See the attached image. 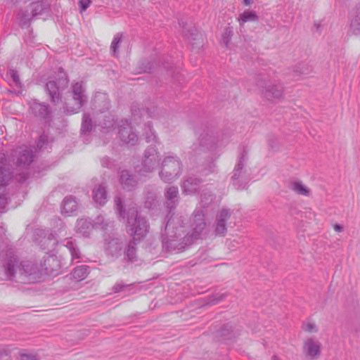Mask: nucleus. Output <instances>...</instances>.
Segmentation results:
<instances>
[{"label": "nucleus", "mask_w": 360, "mask_h": 360, "mask_svg": "<svg viewBox=\"0 0 360 360\" xmlns=\"http://www.w3.org/2000/svg\"><path fill=\"white\" fill-rule=\"evenodd\" d=\"M191 232L185 234L181 217L171 216L165 226V233L162 236V248L169 252L183 251L204 234L206 222L205 213L202 210L195 209L191 217Z\"/></svg>", "instance_id": "1"}, {"label": "nucleus", "mask_w": 360, "mask_h": 360, "mask_svg": "<svg viewBox=\"0 0 360 360\" xmlns=\"http://www.w3.org/2000/svg\"><path fill=\"white\" fill-rule=\"evenodd\" d=\"M116 209L120 217L126 218L127 232L132 237L134 240L138 242L143 239L149 230V224L146 219L141 217L136 208L129 207L126 212L123 209L122 200L120 197L115 198Z\"/></svg>", "instance_id": "2"}, {"label": "nucleus", "mask_w": 360, "mask_h": 360, "mask_svg": "<svg viewBox=\"0 0 360 360\" xmlns=\"http://www.w3.org/2000/svg\"><path fill=\"white\" fill-rule=\"evenodd\" d=\"M4 269L8 278H16L20 283L34 282L39 272L36 264L29 261L20 262L14 255L8 257Z\"/></svg>", "instance_id": "3"}, {"label": "nucleus", "mask_w": 360, "mask_h": 360, "mask_svg": "<svg viewBox=\"0 0 360 360\" xmlns=\"http://www.w3.org/2000/svg\"><path fill=\"white\" fill-rule=\"evenodd\" d=\"M181 162L177 156H166L162 161L159 176L164 182L171 183L181 175Z\"/></svg>", "instance_id": "4"}, {"label": "nucleus", "mask_w": 360, "mask_h": 360, "mask_svg": "<svg viewBox=\"0 0 360 360\" xmlns=\"http://www.w3.org/2000/svg\"><path fill=\"white\" fill-rule=\"evenodd\" d=\"M160 153L155 147L147 148L143 153L141 165L139 166V173L141 175H146L153 172L160 166Z\"/></svg>", "instance_id": "5"}, {"label": "nucleus", "mask_w": 360, "mask_h": 360, "mask_svg": "<svg viewBox=\"0 0 360 360\" xmlns=\"http://www.w3.org/2000/svg\"><path fill=\"white\" fill-rule=\"evenodd\" d=\"M72 94L74 103L72 105L69 103H65V105L63 107L64 112L70 114L78 112L87 101L85 88L82 82H76L72 84Z\"/></svg>", "instance_id": "6"}, {"label": "nucleus", "mask_w": 360, "mask_h": 360, "mask_svg": "<svg viewBox=\"0 0 360 360\" xmlns=\"http://www.w3.org/2000/svg\"><path fill=\"white\" fill-rule=\"evenodd\" d=\"M68 79L65 72L60 71L56 80H49L46 84V90L51 97V101L58 103L60 101V92L67 87Z\"/></svg>", "instance_id": "7"}, {"label": "nucleus", "mask_w": 360, "mask_h": 360, "mask_svg": "<svg viewBox=\"0 0 360 360\" xmlns=\"http://www.w3.org/2000/svg\"><path fill=\"white\" fill-rule=\"evenodd\" d=\"M49 8L46 3L37 1L30 4V11H20L18 14V19L22 25L27 24L32 18L41 14Z\"/></svg>", "instance_id": "8"}, {"label": "nucleus", "mask_w": 360, "mask_h": 360, "mask_svg": "<svg viewBox=\"0 0 360 360\" xmlns=\"http://www.w3.org/2000/svg\"><path fill=\"white\" fill-rule=\"evenodd\" d=\"M246 160L247 153L244 150L239 157L231 177L234 186L238 190L245 188L248 181V179L245 176V171L243 170Z\"/></svg>", "instance_id": "9"}, {"label": "nucleus", "mask_w": 360, "mask_h": 360, "mask_svg": "<svg viewBox=\"0 0 360 360\" xmlns=\"http://www.w3.org/2000/svg\"><path fill=\"white\" fill-rule=\"evenodd\" d=\"M302 351L308 359H317L321 354V343L314 338H307L303 342Z\"/></svg>", "instance_id": "10"}, {"label": "nucleus", "mask_w": 360, "mask_h": 360, "mask_svg": "<svg viewBox=\"0 0 360 360\" xmlns=\"http://www.w3.org/2000/svg\"><path fill=\"white\" fill-rule=\"evenodd\" d=\"M284 88L280 82L267 83L262 90V94L269 101H280L283 98Z\"/></svg>", "instance_id": "11"}, {"label": "nucleus", "mask_w": 360, "mask_h": 360, "mask_svg": "<svg viewBox=\"0 0 360 360\" xmlns=\"http://www.w3.org/2000/svg\"><path fill=\"white\" fill-rule=\"evenodd\" d=\"M232 212L230 209L222 208L216 216L214 234L224 236L227 232L226 221L230 219Z\"/></svg>", "instance_id": "12"}, {"label": "nucleus", "mask_w": 360, "mask_h": 360, "mask_svg": "<svg viewBox=\"0 0 360 360\" xmlns=\"http://www.w3.org/2000/svg\"><path fill=\"white\" fill-rule=\"evenodd\" d=\"M37 148L34 147L22 146L15 150V156L17 157V164L20 166H28L34 160V153Z\"/></svg>", "instance_id": "13"}, {"label": "nucleus", "mask_w": 360, "mask_h": 360, "mask_svg": "<svg viewBox=\"0 0 360 360\" xmlns=\"http://www.w3.org/2000/svg\"><path fill=\"white\" fill-rule=\"evenodd\" d=\"M119 180L122 188L127 191L134 189L138 184L136 176L127 169L121 171Z\"/></svg>", "instance_id": "14"}, {"label": "nucleus", "mask_w": 360, "mask_h": 360, "mask_svg": "<svg viewBox=\"0 0 360 360\" xmlns=\"http://www.w3.org/2000/svg\"><path fill=\"white\" fill-rule=\"evenodd\" d=\"M201 182V179L195 176L186 178L181 185L183 192L188 195L195 193L199 189Z\"/></svg>", "instance_id": "15"}, {"label": "nucleus", "mask_w": 360, "mask_h": 360, "mask_svg": "<svg viewBox=\"0 0 360 360\" xmlns=\"http://www.w3.org/2000/svg\"><path fill=\"white\" fill-rule=\"evenodd\" d=\"M166 205L169 210V213L174 209L179 200V190L176 186H169L166 189L165 193Z\"/></svg>", "instance_id": "16"}, {"label": "nucleus", "mask_w": 360, "mask_h": 360, "mask_svg": "<svg viewBox=\"0 0 360 360\" xmlns=\"http://www.w3.org/2000/svg\"><path fill=\"white\" fill-rule=\"evenodd\" d=\"M92 198L94 202L103 206L108 200L106 186L104 184H99L93 190Z\"/></svg>", "instance_id": "17"}, {"label": "nucleus", "mask_w": 360, "mask_h": 360, "mask_svg": "<svg viewBox=\"0 0 360 360\" xmlns=\"http://www.w3.org/2000/svg\"><path fill=\"white\" fill-rule=\"evenodd\" d=\"M108 132L117 134L119 135H132V126L127 120H122L112 126V130Z\"/></svg>", "instance_id": "18"}, {"label": "nucleus", "mask_w": 360, "mask_h": 360, "mask_svg": "<svg viewBox=\"0 0 360 360\" xmlns=\"http://www.w3.org/2000/svg\"><path fill=\"white\" fill-rule=\"evenodd\" d=\"M122 247L123 242L120 238H110V240H106L105 250L112 256L120 255Z\"/></svg>", "instance_id": "19"}, {"label": "nucleus", "mask_w": 360, "mask_h": 360, "mask_svg": "<svg viewBox=\"0 0 360 360\" xmlns=\"http://www.w3.org/2000/svg\"><path fill=\"white\" fill-rule=\"evenodd\" d=\"M30 110L37 117L45 119L49 114V110L47 105L33 101L30 103Z\"/></svg>", "instance_id": "20"}, {"label": "nucleus", "mask_w": 360, "mask_h": 360, "mask_svg": "<svg viewBox=\"0 0 360 360\" xmlns=\"http://www.w3.org/2000/svg\"><path fill=\"white\" fill-rule=\"evenodd\" d=\"M349 33L360 37V8L353 11L351 14Z\"/></svg>", "instance_id": "21"}, {"label": "nucleus", "mask_w": 360, "mask_h": 360, "mask_svg": "<svg viewBox=\"0 0 360 360\" xmlns=\"http://www.w3.org/2000/svg\"><path fill=\"white\" fill-rule=\"evenodd\" d=\"M76 229L78 233H80L85 237H88L94 229V226L90 219H80L77 221Z\"/></svg>", "instance_id": "22"}, {"label": "nucleus", "mask_w": 360, "mask_h": 360, "mask_svg": "<svg viewBox=\"0 0 360 360\" xmlns=\"http://www.w3.org/2000/svg\"><path fill=\"white\" fill-rule=\"evenodd\" d=\"M77 209V202L75 198L68 196L64 198L61 206V212L63 214H72Z\"/></svg>", "instance_id": "23"}, {"label": "nucleus", "mask_w": 360, "mask_h": 360, "mask_svg": "<svg viewBox=\"0 0 360 360\" xmlns=\"http://www.w3.org/2000/svg\"><path fill=\"white\" fill-rule=\"evenodd\" d=\"M289 188L296 194L304 196H309L311 193L310 189L299 180L290 182Z\"/></svg>", "instance_id": "24"}, {"label": "nucleus", "mask_w": 360, "mask_h": 360, "mask_svg": "<svg viewBox=\"0 0 360 360\" xmlns=\"http://www.w3.org/2000/svg\"><path fill=\"white\" fill-rule=\"evenodd\" d=\"M6 159L4 154H0V186H4L11 178V172L4 166Z\"/></svg>", "instance_id": "25"}, {"label": "nucleus", "mask_w": 360, "mask_h": 360, "mask_svg": "<svg viewBox=\"0 0 360 360\" xmlns=\"http://www.w3.org/2000/svg\"><path fill=\"white\" fill-rule=\"evenodd\" d=\"M89 266L86 265L77 266L71 273L72 278L76 281L84 280L89 273Z\"/></svg>", "instance_id": "26"}, {"label": "nucleus", "mask_w": 360, "mask_h": 360, "mask_svg": "<svg viewBox=\"0 0 360 360\" xmlns=\"http://www.w3.org/2000/svg\"><path fill=\"white\" fill-rule=\"evenodd\" d=\"M64 245L70 251L72 259H79L82 258V254L80 252L79 249L77 247L76 243L72 239H67L65 240Z\"/></svg>", "instance_id": "27"}, {"label": "nucleus", "mask_w": 360, "mask_h": 360, "mask_svg": "<svg viewBox=\"0 0 360 360\" xmlns=\"http://www.w3.org/2000/svg\"><path fill=\"white\" fill-rule=\"evenodd\" d=\"M214 199V196L210 191L206 188L202 190L200 202L202 207H208L213 202Z\"/></svg>", "instance_id": "28"}, {"label": "nucleus", "mask_w": 360, "mask_h": 360, "mask_svg": "<svg viewBox=\"0 0 360 360\" xmlns=\"http://www.w3.org/2000/svg\"><path fill=\"white\" fill-rule=\"evenodd\" d=\"M258 20V17L255 11H245L238 17V21L240 25H243L248 21H256Z\"/></svg>", "instance_id": "29"}, {"label": "nucleus", "mask_w": 360, "mask_h": 360, "mask_svg": "<svg viewBox=\"0 0 360 360\" xmlns=\"http://www.w3.org/2000/svg\"><path fill=\"white\" fill-rule=\"evenodd\" d=\"M122 33H117L113 37L110 45V50L114 56H117L119 52V48L122 39Z\"/></svg>", "instance_id": "30"}, {"label": "nucleus", "mask_w": 360, "mask_h": 360, "mask_svg": "<svg viewBox=\"0 0 360 360\" xmlns=\"http://www.w3.org/2000/svg\"><path fill=\"white\" fill-rule=\"evenodd\" d=\"M138 241L133 239L129 243L125 251V256L129 261H133L136 257V245Z\"/></svg>", "instance_id": "31"}, {"label": "nucleus", "mask_w": 360, "mask_h": 360, "mask_svg": "<svg viewBox=\"0 0 360 360\" xmlns=\"http://www.w3.org/2000/svg\"><path fill=\"white\" fill-rule=\"evenodd\" d=\"M8 75L11 78V82H12L11 85H13V86H16L18 88H21L22 87V84H21V82L20 80V77H19L18 73V72L15 70L10 68L8 70Z\"/></svg>", "instance_id": "32"}, {"label": "nucleus", "mask_w": 360, "mask_h": 360, "mask_svg": "<svg viewBox=\"0 0 360 360\" xmlns=\"http://www.w3.org/2000/svg\"><path fill=\"white\" fill-rule=\"evenodd\" d=\"M91 120L90 119L89 115L84 114L82 118L81 131L82 133H88L91 131Z\"/></svg>", "instance_id": "33"}, {"label": "nucleus", "mask_w": 360, "mask_h": 360, "mask_svg": "<svg viewBox=\"0 0 360 360\" xmlns=\"http://www.w3.org/2000/svg\"><path fill=\"white\" fill-rule=\"evenodd\" d=\"M157 202V195L155 192H148L146 197V201H145V206L147 208H153L154 206H155Z\"/></svg>", "instance_id": "34"}, {"label": "nucleus", "mask_w": 360, "mask_h": 360, "mask_svg": "<svg viewBox=\"0 0 360 360\" xmlns=\"http://www.w3.org/2000/svg\"><path fill=\"white\" fill-rule=\"evenodd\" d=\"M109 222L105 221L102 216H98L93 223L94 229H101L105 230L109 226Z\"/></svg>", "instance_id": "35"}, {"label": "nucleus", "mask_w": 360, "mask_h": 360, "mask_svg": "<svg viewBox=\"0 0 360 360\" xmlns=\"http://www.w3.org/2000/svg\"><path fill=\"white\" fill-rule=\"evenodd\" d=\"M226 294L217 293L208 297L207 304H217L226 297Z\"/></svg>", "instance_id": "36"}, {"label": "nucleus", "mask_w": 360, "mask_h": 360, "mask_svg": "<svg viewBox=\"0 0 360 360\" xmlns=\"http://www.w3.org/2000/svg\"><path fill=\"white\" fill-rule=\"evenodd\" d=\"M302 328L303 330L309 333H316L318 332L316 325L312 322L304 323L302 326Z\"/></svg>", "instance_id": "37"}, {"label": "nucleus", "mask_w": 360, "mask_h": 360, "mask_svg": "<svg viewBox=\"0 0 360 360\" xmlns=\"http://www.w3.org/2000/svg\"><path fill=\"white\" fill-rule=\"evenodd\" d=\"M232 35H233L232 28L231 27L226 28L222 34L221 40H222L223 44H224L226 46H228V44L231 39Z\"/></svg>", "instance_id": "38"}, {"label": "nucleus", "mask_w": 360, "mask_h": 360, "mask_svg": "<svg viewBox=\"0 0 360 360\" xmlns=\"http://www.w3.org/2000/svg\"><path fill=\"white\" fill-rule=\"evenodd\" d=\"M130 286H131V284H125L122 281H118L112 287V290L114 292L117 293L124 291L126 288Z\"/></svg>", "instance_id": "39"}, {"label": "nucleus", "mask_w": 360, "mask_h": 360, "mask_svg": "<svg viewBox=\"0 0 360 360\" xmlns=\"http://www.w3.org/2000/svg\"><path fill=\"white\" fill-rule=\"evenodd\" d=\"M122 141L127 145L134 146L138 141V136H122Z\"/></svg>", "instance_id": "40"}, {"label": "nucleus", "mask_w": 360, "mask_h": 360, "mask_svg": "<svg viewBox=\"0 0 360 360\" xmlns=\"http://www.w3.org/2000/svg\"><path fill=\"white\" fill-rule=\"evenodd\" d=\"M91 3V0H79V6L80 9V13H83L84 11H85L89 8Z\"/></svg>", "instance_id": "41"}, {"label": "nucleus", "mask_w": 360, "mask_h": 360, "mask_svg": "<svg viewBox=\"0 0 360 360\" xmlns=\"http://www.w3.org/2000/svg\"><path fill=\"white\" fill-rule=\"evenodd\" d=\"M47 144V136H39V139L37 142V149L40 150H42L43 148H46V147L45 146V145L46 146Z\"/></svg>", "instance_id": "42"}, {"label": "nucleus", "mask_w": 360, "mask_h": 360, "mask_svg": "<svg viewBox=\"0 0 360 360\" xmlns=\"http://www.w3.org/2000/svg\"><path fill=\"white\" fill-rule=\"evenodd\" d=\"M8 200L5 195H0V212H4Z\"/></svg>", "instance_id": "43"}, {"label": "nucleus", "mask_w": 360, "mask_h": 360, "mask_svg": "<svg viewBox=\"0 0 360 360\" xmlns=\"http://www.w3.org/2000/svg\"><path fill=\"white\" fill-rule=\"evenodd\" d=\"M20 360H39L36 355L30 354H22Z\"/></svg>", "instance_id": "44"}, {"label": "nucleus", "mask_w": 360, "mask_h": 360, "mask_svg": "<svg viewBox=\"0 0 360 360\" xmlns=\"http://www.w3.org/2000/svg\"><path fill=\"white\" fill-rule=\"evenodd\" d=\"M45 240H46V241L48 240L49 242V243H51L52 247H53L57 243L56 238L55 235H53L52 233L49 234L48 238Z\"/></svg>", "instance_id": "45"}, {"label": "nucleus", "mask_w": 360, "mask_h": 360, "mask_svg": "<svg viewBox=\"0 0 360 360\" xmlns=\"http://www.w3.org/2000/svg\"><path fill=\"white\" fill-rule=\"evenodd\" d=\"M110 160L108 158H103L101 160V165L103 167H110Z\"/></svg>", "instance_id": "46"}, {"label": "nucleus", "mask_w": 360, "mask_h": 360, "mask_svg": "<svg viewBox=\"0 0 360 360\" xmlns=\"http://www.w3.org/2000/svg\"><path fill=\"white\" fill-rule=\"evenodd\" d=\"M139 114H141V110H139V111H138V112H136V111L135 110V112H133V113H132V116H133V122H134V123H138V122L136 121V116H137Z\"/></svg>", "instance_id": "47"}, {"label": "nucleus", "mask_w": 360, "mask_h": 360, "mask_svg": "<svg viewBox=\"0 0 360 360\" xmlns=\"http://www.w3.org/2000/svg\"><path fill=\"white\" fill-rule=\"evenodd\" d=\"M333 228H334V230L337 232H341L343 230V227L342 226L340 225V224H335L333 226Z\"/></svg>", "instance_id": "48"}, {"label": "nucleus", "mask_w": 360, "mask_h": 360, "mask_svg": "<svg viewBox=\"0 0 360 360\" xmlns=\"http://www.w3.org/2000/svg\"><path fill=\"white\" fill-rule=\"evenodd\" d=\"M243 1L245 6H249L251 4V0H243Z\"/></svg>", "instance_id": "49"}, {"label": "nucleus", "mask_w": 360, "mask_h": 360, "mask_svg": "<svg viewBox=\"0 0 360 360\" xmlns=\"http://www.w3.org/2000/svg\"><path fill=\"white\" fill-rule=\"evenodd\" d=\"M4 354H6V350L3 349H0V357L4 356Z\"/></svg>", "instance_id": "50"}, {"label": "nucleus", "mask_w": 360, "mask_h": 360, "mask_svg": "<svg viewBox=\"0 0 360 360\" xmlns=\"http://www.w3.org/2000/svg\"><path fill=\"white\" fill-rule=\"evenodd\" d=\"M238 243L236 240L230 241V243H229V247H231V246L232 248H234V247H235V245H234V244H232V243Z\"/></svg>", "instance_id": "51"}, {"label": "nucleus", "mask_w": 360, "mask_h": 360, "mask_svg": "<svg viewBox=\"0 0 360 360\" xmlns=\"http://www.w3.org/2000/svg\"><path fill=\"white\" fill-rule=\"evenodd\" d=\"M226 328H223V329L221 330V335H223V336H226V333H225V332H226Z\"/></svg>", "instance_id": "52"}, {"label": "nucleus", "mask_w": 360, "mask_h": 360, "mask_svg": "<svg viewBox=\"0 0 360 360\" xmlns=\"http://www.w3.org/2000/svg\"><path fill=\"white\" fill-rule=\"evenodd\" d=\"M51 261H55V258H54V257H49V259H48V262H51Z\"/></svg>", "instance_id": "53"}, {"label": "nucleus", "mask_w": 360, "mask_h": 360, "mask_svg": "<svg viewBox=\"0 0 360 360\" xmlns=\"http://www.w3.org/2000/svg\"><path fill=\"white\" fill-rule=\"evenodd\" d=\"M103 99H105V94H101L100 95Z\"/></svg>", "instance_id": "54"}, {"label": "nucleus", "mask_w": 360, "mask_h": 360, "mask_svg": "<svg viewBox=\"0 0 360 360\" xmlns=\"http://www.w3.org/2000/svg\"><path fill=\"white\" fill-rule=\"evenodd\" d=\"M273 360H278V357H277V356H274L273 357Z\"/></svg>", "instance_id": "55"}, {"label": "nucleus", "mask_w": 360, "mask_h": 360, "mask_svg": "<svg viewBox=\"0 0 360 360\" xmlns=\"http://www.w3.org/2000/svg\"><path fill=\"white\" fill-rule=\"evenodd\" d=\"M308 72H309V71H308V70H307V71H304V72H302V74L308 73Z\"/></svg>", "instance_id": "56"}]
</instances>
